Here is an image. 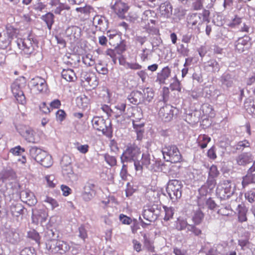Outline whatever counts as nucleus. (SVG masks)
Instances as JSON below:
<instances>
[{"mask_svg": "<svg viewBox=\"0 0 255 255\" xmlns=\"http://www.w3.org/2000/svg\"><path fill=\"white\" fill-rule=\"evenodd\" d=\"M141 151L140 148L134 144H128L121 156L122 163L125 162H133L136 171L141 172V167L139 165Z\"/></svg>", "mask_w": 255, "mask_h": 255, "instance_id": "1", "label": "nucleus"}, {"mask_svg": "<svg viewBox=\"0 0 255 255\" xmlns=\"http://www.w3.org/2000/svg\"><path fill=\"white\" fill-rule=\"evenodd\" d=\"M210 11L204 9L202 13H195L191 14L188 18V24L192 29L197 33H200L204 29L203 23H209Z\"/></svg>", "mask_w": 255, "mask_h": 255, "instance_id": "2", "label": "nucleus"}, {"mask_svg": "<svg viewBox=\"0 0 255 255\" xmlns=\"http://www.w3.org/2000/svg\"><path fill=\"white\" fill-rule=\"evenodd\" d=\"M29 153L32 158L44 167H49L53 164L52 156L46 151L37 146H31Z\"/></svg>", "mask_w": 255, "mask_h": 255, "instance_id": "3", "label": "nucleus"}, {"mask_svg": "<svg viewBox=\"0 0 255 255\" xmlns=\"http://www.w3.org/2000/svg\"><path fill=\"white\" fill-rule=\"evenodd\" d=\"M236 186L231 180H226L219 182L216 188V194L221 199H227L234 195Z\"/></svg>", "mask_w": 255, "mask_h": 255, "instance_id": "4", "label": "nucleus"}, {"mask_svg": "<svg viewBox=\"0 0 255 255\" xmlns=\"http://www.w3.org/2000/svg\"><path fill=\"white\" fill-rule=\"evenodd\" d=\"M93 128L98 131H101L106 136H110L112 133V128L110 120H105L101 117H95L92 120Z\"/></svg>", "mask_w": 255, "mask_h": 255, "instance_id": "5", "label": "nucleus"}, {"mask_svg": "<svg viewBox=\"0 0 255 255\" xmlns=\"http://www.w3.org/2000/svg\"><path fill=\"white\" fill-rule=\"evenodd\" d=\"M162 152L164 159H166L167 161L177 163L181 160L182 155L176 145H166L162 148Z\"/></svg>", "mask_w": 255, "mask_h": 255, "instance_id": "6", "label": "nucleus"}, {"mask_svg": "<svg viewBox=\"0 0 255 255\" xmlns=\"http://www.w3.org/2000/svg\"><path fill=\"white\" fill-rule=\"evenodd\" d=\"M182 188L181 182L178 180H171L168 182L166 191L170 198L173 201L180 198L182 195Z\"/></svg>", "mask_w": 255, "mask_h": 255, "instance_id": "7", "label": "nucleus"}, {"mask_svg": "<svg viewBox=\"0 0 255 255\" xmlns=\"http://www.w3.org/2000/svg\"><path fill=\"white\" fill-rule=\"evenodd\" d=\"M46 246L52 253L60 254L66 253L70 249V246L66 242L55 239L48 241Z\"/></svg>", "mask_w": 255, "mask_h": 255, "instance_id": "8", "label": "nucleus"}, {"mask_svg": "<svg viewBox=\"0 0 255 255\" xmlns=\"http://www.w3.org/2000/svg\"><path fill=\"white\" fill-rule=\"evenodd\" d=\"M17 43L23 54L27 56H29L33 53L35 47L36 45V43L31 36H28L25 38L18 39Z\"/></svg>", "mask_w": 255, "mask_h": 255, "instance_id": "9", "label": "nucleus"}, {"mask_svg": "<svg viewBox=\"0 0 255 255\" xmlns=\"http://www.w3.org/2000/svg\"><path fill=\"white\" fill-rule=\"evenodd\" d=\"M61 165L63 175L70 181H76L77 175L73 172L71 158L68 155L63 156L61 161Z\"/></svg>", "mask_w": 255, "mask_h": 255, "instance_id": "10", "label": "nucleus"}, {"mask_svg": "<svg viewBox=\"0 0 255 255\" xmlns=\"http://www.w3.org/2000/svg\"><path fill=\"white\" fill-rule=\"evenodd\" d=\"M235 250H231L228 245L224 243L214 245L207 255H236Z\"/></svg>", "mask_w": 255, "mask_h": 255, "instance_id": "11", "label": "nucleus"}, {"mask_svg": "<svg viewBox=\"0 0 255 255\" xmlns=\"http://www.w3.org/2000/svg\"><path fill=\"white\" fill-rule=\"evenodd\" d=\"M159 214V210L157 209V206L156 205L151 207H148L147 209H144L142 216L144 219L148 221L149 223H145L139 217V220H141V226L143 228L145 227L146 225L150 224V222H154L158 217Z\"/></svg>", "mask_w": 255, "mask_h": 255, "instance_id": "12", "label": "nucleus"}, {"mask_svg": "<svg viewBox=\"0 0 255 255\" xmlns=\"http://www.w3.org/2000/svg\"><path fill=\"white\" fill-rule=\"evenodd\" d=\"M18 130L20 134L27 142L38 143L40 141L39 136L31 128L23 126Z\"/></svg>", "mask_w": 255, "mask_h": 255, "instance_id": "13", "label": "nucleus"}, {"mask_svg": "<svg viewBox=\"0 0 255 255\" xmlns=\"http://www.w3.org/2000/svg\"><path fill=\"white\" fill-rule=\"evenodd\" d=\"M11 92L17 101L21 105L26 103L25 97L21 90V84L19 80H15L11 86Z\"/></svg>", "mask_w": 255, "mask_h": 255, "instance_id": "14", "label": "nucleus"}, {"mask_svg": "<svg viewBox=\"0 0 255 255\" xmlns=\"http://www.w3.org/2000/svg\"><path fill=\"white\" fill-rule=\"evenodd\" d=\"M31 88L38 93L46 92L47 86L46 81L40 77H36L29 82Z\"/></svg>", "mask_w": 255, "mask_h": 255, "instance_id": "15", "label": "nucleus"}, {"mask_svg": "<svg viewBox=\"0 0 255 255\" xmlns=\"http://www.w3.org/2000/svg\"><path fill=\"white\" fill-rule=\"evenodd\" d=\"M5 241L12 245L18 244L21 240V236L15 229L6 230L4 233Z\"/></svg>", "mask_w": 255, "mask_h": 255, "instance_id": "16", "label": "nucleus"}, {"mask_svg": "<svg viewBox=\"0 0 255 255\" xmlns=\"http://www.w3.org/2000/svg\"><path fill=\"white\" fill-rule=\"evenodd\" d=\"M158 115L163 121L165 122L170 121L173 117V107L169 105L162 107L160 109Z\"/></svg>", "mask_w": 255, "mask_h": 255, "instance_id": "17", "label": "nucleus"}, {"mask_svg": "<svg viewBox=\"0 0 255 255\" xmlns=\"http://www.w3.org/2000/svg\"><path fill=\"white\" fill-rule=\"evenodd\" d=\"M254 159V156L250 152H243L236 158L237 164L240 166H246L251 163Z\"/></svg>", "mask_w": 255, "mask_h": 255, "instance_id": "18", "label": "nucleus"}, {"mask_svg": "<svg viewBox=\"0 0 255 255\" xmlns=\"http://www.w3.org/2000/svg\"><path fill=\"white\" fill-rule=\"evenodd\" d=\"M48 214L43 209H36L33 211L32 220L34 223L38 224L44 222L47 218Z\"/></svg>", "mask_w": 255, "mask_h": 255, "instance_id": "19", "label": "nucleus"}, {"mask_svg": "<svg viewBox=\"0 0 255 255\" xmlns=\"http://www.w3.org/2000/svg\"><path fill=\"white\" fill-rule=\"evenodd\" d=\"M95 194V185L91 183H87L84 187L82 193L83 199L86 201H89L94 197Z\"/></svg>", "mask_w": 255, "mask_h": 255, "instance_id": "20", "label": "nucleus"}, {"mask_svg": "<svg viewBox=\"0 0 255 255\" xmlns=\"http://www.w3.org/2000/svg\"><path fill=\"white\" fill-rule=\"evenodd\" d=\"M250 38L247 36L240 37L235 42V47L236 50L239 53L244 52L249 47Z\"/></svg>", "mask_w": 255, "mask_h": 255, "instance_id": "21", "label": "nucleus"}, {"mask_svg": "<svg viewBox=\"0 0 255 255\" xmlns=\"http://www.w3.org/2000/svg\"><path fill=\"white\" fill-rule=\"evenodd\" d=\"M20 197L21 200L30 206H33L37 203V200L33 193L27 190L20 192Z\"/></svg>", "mask_w": 255, "mask_h": 255, "instance_id": "22", "label": "nucleus"}, {"mask_svg": "<svg viewBox=\"0 0 255 255\" xmlns=\"http://www.w3.org/2000/svg\"><path fill=\"white\" fill-rule=\"evenodd\" d=\"M93 23L97 29L104 31L108 28V23L106 18L101 15H96L93 18Z\"/></svg>", "mask_w": 255, "mask_h": 255, "instance_id": "23", "label": "nucleus"}, {"mask_svg": "<svg viewBox=\"0 0 255 255\" xmlns=\"http://www.w3.org/2000/svg\"><path fill=\"white\" fill-rule=\"evenodd\" d=\"M128 99L131 104L137 105L143 103V93L141 91H133L128 96Z\"/></svg>", "mask_w": 255, "mask_h": 255, "instance_id": "24", "label": "nucleus"}, {"mask_svg": "<svg viewBox=\"0 0 255 255\" xmlns=\"http://www.w3.org/2000/svg\"><path fill=\"white\" fill-rule=\"evenodd\" d=\"M112 8L119 17H123L128 11V7L125 2L119 0L112 6Z\"/></svg>", "mask_w": 255, "mask_h": 255, "instance_id": "25", "label": "nucleus"}, {"mask_svg": "<svg viewBox=\"0 0 255 255\" xmlns=\"http://www.w3.org/2000/svg\"><path fill=\"white\" fill-rule=\"evenodd\" d=\"M160 13L165 17H168L172 12V7L169 2H165L160 4L159 6Z\"/></svg>", "mask_w": 255, "mask_h": 255, "instance_id": "26", "label": "nucleus"}, {"mask_svg": "<svg viewBox=\"0 0 255 255\" xmlns=\"http://www.w3.org/2000/svg\"><path fill=\"white\" fill-rule=\"evenodd\" d=\"M154 161L151 159V156L148 153H144L140 156L139 158V165L141 167V171L142 170L143 166L146 168H149V166L152 164Z\"/></svg>", "mask_w": 255, "mask_h": 255, "instance_id": "27", "label": "nucleus"}, {"mask_svg": "<svg viewBox=\"0 0 255 255\" xmlns=\"http://www.w3.org/2000/svg\"><path fill=\"white\" fill-rule=\"evenodd\" d=\"M170 70L168 67H165L162 69L161 71L157 74V81L160 84L165 83V81L170 75Z\"/></svg>", "mask_w": 255, "mask_h": 255, "instance_id": "28", "label": "nucleus"}, {"mask_svg": "<svg viewBox=\"0 0 255 255\" xmlns=\"http://www.w3.org/2000/svg\"><path fill=\"white\" fill-rule=\"evenodd\" d=\"M61 76L63 79L68 82H72L76 79L74 71L71 69H63L61 72Z\"/></svg>", "mask_w": 255, "mask_h": 255, "instance_id": "29", "label": "nucleus"}, {"mask_svg": "<svg viewBox=\"0 0 255 255\" xmlns=\"http://www.w3.org/2000/svg\"><path fill=\"white\" fill-rule=\"evenodd\" d=\"M204 68L209 72H216L219 71L220 66L216 60H211L205 64Z\"/></svg>", "mask_w": 255, "mask_h": 255, "instance_id": "30", "label": "nucleus"}, {"mask_svg": "<svg viewBox=\"0 0 255 255\" xmlns=\"http://www.w3.org/2000/svg\"><path fill=\"white\" fill-rule=\"evenodd\" d=\"M23 206L20 203L12 204L10 208L11 214L13 216L18 217L23 214Z\"/></svg>", "mask_w": 255, "mask_h": 255, "instance_id": "31", "label": "nucleus"}, {"mask_svg": "<svg viewBox=\"0 0 255 255\" xmlns=\"http://www.w3.org/2000/svg\"><path fill=\"white\" fill-rule=\"evenodd\" d=\"M233 80V76L228 73H224L220 78V81L222 84L227 87H230L232 86Z\"/></svg>", "mask_w": 255, "mask_h": 255, "instance_id": "32", "label": "nucleus"}, {"mask_svg": "<svg viewBox=\"0 0 255 255\" xmlns=\"http://www.w3.org/2000/svg\"><path fill=\"white\" fill-rule=\"evenodd\" d=\"M81 30L80 27L77 26H72L68 27L66 32L74 39H78L81 35Z\"/></svg>", "mask_w": 255, "mask_h": 255, "instance_id": "33", "label": "nucleus"}, {"mask_svg": "<svg viewBox=\"0 0 255 255\" xmlns=\"http://www.w3.org/2000/svg\"><path fill=\"white\" fill-rule=\"evenodd\" d=\"M189 224L188 223L186 219L183 217H179L177 218L176 223V229L178 231H186Z\"/></svg>", "mask_w": 255, "mask_h": 255, "instance_id": "34", "label": "nucleus"}, {"mask_svg": "<svg viewBox=\"0 0 255 255\" xmlns=\"http://www.w3.org/2000/svg\"><path fill=\"white\" fill-rule=\"evenodd\" d=\"M54 15L53 13L48 12L41 17V19L45 22L48 28L50 30L54 22Z\"/></svg>", "mask_w": 255, "mask_h": 255, "instance_id": "35", "label": "nucleus"}, {"mask_svg": "<svg viewBox=\"0 0 255 255\" xmlns=\"http://www.w3.org/2000/svg\"><path fill=\"white\" fill-rule=\"evenodd\" d=\"M204 217V213L200 209H198L194 212L192 220L195 225H200L202 223Z\"/></svg>", "mask_w": 255, "mask_h": 255, "instance_id": "36", "label": "nucleus"}, {"mask_svg": "<svg viewBox=\"0 0 255 255\" xmlns=\"http://www.w3.org/2000/svg\"><path fill=\"white\" fill-rule=\"evenodd\" d=\"M255 183V174L249 173L243 178L242 184L243 188H245L250 184Z\"/></svg>", "mask_w": 255, "mask_h": 255, "instance_id": "37", "label": "nucleus"}, {"mask_svg": "<svg viewBox=\"0 0 255 255\" xmlns=\"http://www.w3.org/2000/svg\"><path fill=\"white\" fill-rule=\"evenodd\" d=\"M76 102L79 108L85 109L89 106V99L85 95H83L77 98Z\"/></svg>", "mask_w": 255, "mask_h": 255, "instance_id": "38", "label": "nucleus"}, {"mask_svg": "<svg viewBox=\"0 0 255 255\" xmlns=\"http://www.w3.org/2000/svg\"><path fill=\"white\" fill-rule=\"evenodd\" d=\"M142 92L143 93V102L144 101L151 102L154 97L153 90L148 87L143 89Z\"/></svg>", "mask_w": 255, "mask_h": 255, "instance_id": "39", "label": "nucleus"}, {"mask_svg": "<svg viewBox=\"0 0 255 255\" xmlns=\"http://www.w3.org/2000/svg\"><path fill=\"white\" fill-rule=\"evenodd\" d=\"M11 39L6 33H0V48L4 49L8 45Z\"/></svg>", "mask_w": 255, "mask_h": 255, "instance_id": "40", "label": "nucleus"}, {"mask_svg": "<svg viewBox=\"0 0 255 255\" xmlns=\"http://www.w3.org/2000/svg\"><path fill=\"white\" fill-rule=\"evenodd\" d=\"M101 155L104 157L106 163L111 167H113L117 165V161L115 156L111 155L109 153L103 154Z\"/></svg>", "mask_w": 255, "mask_h": 255, "instance_id": "41", "label": "nucleus"}, {"mask_svg": "<svg viewBox=\"0 0 255 255\" xmlns=\"http://www.w3.org/2000/svg\"><path fill=\"white\" fill-rule=\"evenodd\" d=\"M197 225L189 224L186 231L187 233H190L194 235L195 236H199L202 233V231L199 228L196 227Z\"/></svg>", "mask_w": 255, "mask_h": 255, "instance_id": "42", "label": "nucleus"}, {"mask_svg": "<svg viewBox=\"0 0 255 255\" xmlns=\"http://www.w3.org/2000/svg\"><path fill=\"white\" fill-rule=\"evenodd\" d=\"M244 107L247 110L253 113L255 110V101L252 97L247 99L244 103Z\"/></svg>", "mask_w": 255, "mask_h": 255, "instance_id": "43", "label": "nucleus"}, {"mask_svg": "<svg viewBox=\"0 0 255 255\" xmlns=\"http://www.w3.org/2000/svg\"><path fill=\"white\" fill-rule=\"evenodd\" d=\"M211 138L208 135L205 134L200 135L198 138L199 146L202 149L206 148L207 144L210 141Z\"/></svg>", "mask_w": 255, "mask_h": 255, "instance_id": "44", "label": "nucleus"}, {"mask_svg": "<svg viewBox=\"0 0 255 255\" xmlns=\"http://www.w3.org/2000/svg\"><path fill=\"white\" fill-rule=\"evenodd\" d=\"M250 146V143L247 140H244L239 141L237 143L233 146V148L236 150H243L245 147Z\"/></svg>", "mask_w": 255, "mask_h": 255, "instance_id": "45", "label": "nucleus"}, {"mask_svg": "<svg viewBox=\"0 0 255 255\" xmlns=\"http://www.w3.org/2000/svg\"><path fill=\"white\" fill-rule=\"evenodd\" d=\"M152 50L148 49L147 48H144L142 50V53L140 54L141 60L144 62L148 61L150 59V57L152 55Z\"/></svg>", "mask_w": 255, "mask_h": 255, "instance_id": "46", "label": "nucleus"}, {"mask_svg": "<svg viewBox=\"0 0 255 255\" xmlns=\"http://www.w3.org/2000/svg\"><path fill=\"white\" fill-rule=\"evenodd\" d=\"M83 62L88 66H92L95 64V60L93 56L88 54L82 58Z\"/></svg>", "mask_w": 255, "mask_h": 255, "instance_id": "47", "label": "nucleus"}, {"mask_svg": "<svg viewBox=\"0 0 255 255\" xmlns=\"http://www.w3.org/2000/svg\"><path fill=\"white\" fill-rule=\"evenodd\" d=\"M218 213L223 216H229L232 215L233 211L230 206H223L218 210Z\"/></svg>", "mask_w": 255, "mask_h": 255, "instance_id": "48", "label": "nucleus"}, {"mask_svg": "<svg viewBox=\"0 0 255 255\" xmlns=\"http://www.w3.org/2000/svg\"><path fill=\"white\" fill-rule=\"evenodd\" d=\"M106 53L108 56H109L112 59L114 63H116L117 60L118 58L119 53L117 49H108L106 51Z\"/></svg>", "mask_w": 255, "mask_h": 255, "instance_id": "49", "label": "nucleus"}, {"mask_svg": "<svg viewBox=\"0 0 255 255\" xmlns=\"http://www.w3.org/2000/svg\"><path fill=\"white\" fill-rule=\"evenodd\" d=\"M220 174V171L218 170L216 165H212L209 169L208 177L216 178Z\"/></svg>", "mask_w": 255, "mask_h": 255, "instance_id": "50", "label": "nucleus"}, {"mask_svg": "<svg viewBox=\"0 0 255 255\" xmlns=\"http://www.w3.org/2000/svg\"><path fill=\"white\" fill-rule=\"evenodd\" d=\"M144 246L149 252H154V248L153 243L147 237L145 234L143 236Z\"/></svg>", "mask_w": 255, "mask_h": 255, "instance_id": "51", "label": "nucleus"}, {"mask_svg": "<svg viewBox=\"0 0 255 255\" xmlns=\"http://www.w3.org/2000/svg\"><path fill=\"white\" fill-rule=\"evenodd\" d=\"M48 186L51 188H54L57 183V180L54 175H47L45 177Z\"/></svg>", "mask_w": 255, "mask_h": 255, "instance_id": "52", "label": "nucleus"}, {"mask_svg": "<svg viewBox=\"0 0 255 255\" xmlns=\"http://www.w3.org/2000/svg\"><path fill=\"white\" fill-rule=\"evenodd\" d=\"M75 147L77 150L82 154H86L89 150V146L88 144H81L79 142L75 144Z\"/></svg>", "mask_w": 255, "mask_h": 255, "instance_id": "53", "label": "nucleus"}, {"mask_svg": "<svg viewBox=\"0 0 255 255\" xmlns=\"http://www.w3.org/2000/svg\"><path fill=\"white\" fill-rule=\"evenodd\" d=\"M165 211V217L164 220L165 221H168L171 219L174 214V209L172 207H164Z\"/></svg>", "mask_w": 255, "mask_h": 255, "instance_id": "54", "label": "nucleus"}, {"mask_svg": "<svg viewBox=\"0 0 255 255\" xmlns=\"http://www.w3.org/2000/svg\"><path fill=\"white\" fill-rule=\"evenodd\" d=\"M246 199L250 203L255 202V190L252 189L245 194Z\"/></svg>", "mask_w": 255, "mask_h": 255, "instance_id": "55", "label": "nucleus"}, {"mask_svg": "<svg viewBox=\"0 0 255 255\" xmlns=\"http://www.w3.org/2000/svg\"><path fill=\"white\" fill-rule=\"evenodd\" d=\"M27 236L34 240L36 243H39L40 238L39 234L35 230H33L29 231L27 233Z\"/></svg>", "mask_w": 255, "mask_h": 255, "instance_id": "56", "label": "nucleus"}, {"mask_svg": "<svg viewBox=\"0 0 255 255\" xmlns=\"http://www.w3.org/2000/svg\"><path fill=\"white\" fill-rule=\"evenodd\" d=\"M247 210L244 208H241L239 209L238 212V219L240 222H243L247 221Z\"/></svg>", "mask_w": 255, "mask_h": 255, "instance_id": "57", "label": "nucleus"}, {"mask_svg": "<svg viewBox=\"0 0 255 255\" xmlns=\"http://www.w3.org/2000/svg\"><path fill=\"white\" fill-rule=\"evenodd\" d=\"M136 133V138L138 140H141L142 138V135L143 133V124H139V126L134 128Z\"/></svg>", "mask_w": 255, "mask_h": 255, "instance_id": "58", "label": "nucleus"}, {"mask_svg": "<svg viewBox=\"0 0 255 255\" xmlns=\"http://www.w3.org/2000/svg\"><path fill=\"white\" fill-rule=\"evenodd\" d=\"M95 69L97 72L103 75L106 74L108 71V69L100 63L95 65Z\"/></svg>", "mask_w": 255, "mask_h": 255, "instance_id": "59", "label": "nucleus"}, {"mask_svg": "<svg viewBox=\"0 0 255 255\" xmlns=\"http://www.w3.org/2000/svg\"><path fill=\"white\" fill-rule=\"evenodd\" d=\"M76 10L84 14H89L93 10V8L91 6L88 5L83 7H77Z\"/></svg>", "mask_w": 255, "mask_h": 255, "instance_id": "60", "label": "nucleus"}, {"mask_svg": "<svg viewBox=\"0 0 255 255\" xmlns=\"http://www.w3.org/2000/svg\"><path fill=\"white\" fill-rule=\"evenodd\" d=\"M119 219L123 224L129 225L132 223V219L124 214H121L120 215Z\"/></svg>", "mask_w": 255, "mask_h": 255, "instance_id": "61", "label": "nucleus"}, {"mask_svg": "<svg viewBox=\"0 0 255 255\" xmlns=\"http://www.w3.org/2000/svg\"><path fill=\"white\" fill-rule=\"evenodd\" d=\"M44 201L51 205L52 209H54L58 206V204L56 200L51 197H46Z\"/></svg>", "mask_w": 255, "mask_h": 255, "instance_id": "62", "label": "nucleus"}, {"mask_svg": "<svg viewBox=\"0 0 255 255\" xmlns=\"http://www.w3.org/2000/svg\"><path fill=\"white\" fill-rule=\"evenodd\" d=\"M20 255H36L35 254V250L31 248H25L23 249Z\"/></svg>", "mask_w": 255, "mask_h": 255, "instance_id": "63", "label": "nucleus"}, {"mask_svg": "<svg viewBox=\"0 0 255 255\" xmlns=\"http://www.w3.org/2000/svg\"><path fill=\"white\" fill-rule=\"evenodd\" d=\"M206 183L208 188L211 190L213 189L216 185V178H211L208 176Z\"/></svg>", "mask_w": 255, "mask_h": 255, "instance_id": "64", "label": "nucleus"}]
</instances>
